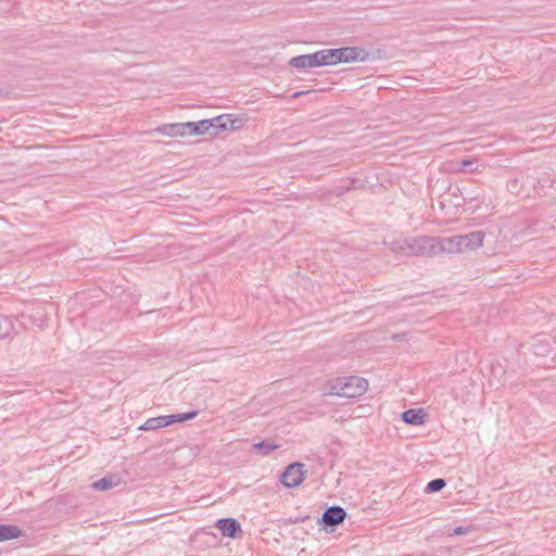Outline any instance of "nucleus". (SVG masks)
<instances>
[{
    "label": "nucleus",
    "instance_id": "0eeeda50",
    "mask_svg": "<svg viewBox=\"0 0 556 556\" xmlns=\"http://www.w3.org/2000/svg\"><path fill=\"white\" fill-rule=\"evenodd\" d=\"M434 247L437 256L462 253V248L458 242V235L446 238L435 237Z\"/></svg>",
    "mask_w": 556,
    "mask_h": 556
},
{
    "label": "nucleus",
    "instance_id": "dca6fc26",
    "mask_svg": "<svg viewBox=\"0 0 556 556\" xmlns=\"http://www.w3.org/2000/svg\"><path fill=\"white\" fill-rule=\"evenodd\" d=\"M229 121L228 116L218 115L214 118L206 119V122L211 123L208 126L210 135H218L223 131V122Z\"/></svg>",
    "mask_w": 556,
    "mask_h": 556
},
{
    "label": "nucleus",
    "instance_id": "a211bd4d",
    "mask_svg": "<svg viewBox=\"0 0 556 556\" xmlns=\"http://www.w3.org/2000/svg\"><path fill=\"white\" fill-rule=\"evenodd\" d=\"M446 485V481L442 478H437L428 482L425 488L427 494L437 493L443 490Z\"/></svg>",
    "mask_w": 556,
    "mask_h": 556
},
{
    "label": "nucleus",
    "instance_id": "f257e3e1",
    "mask_svg": "<svg viewBox=\"0 0 556 556\" xmlns=\"http://www.w3.org/2000/svg\"><path fill=\"white\" fill-rule=\"evenodd\" d=\"M368 389V381L358 376L341 377L330 382L329 394L354 399L363 395Z\"/></svg>",
    "mask_w": 556,
    "mask_h": 556
},
{
    "label": "nucleus",
    "instance_id": "2eb2a0df",
    "mask_svg": "<svg viewBox=\"0 0 556 556\" xmlns=\"http://www.w3.org/2000/svg\"><path fill=\"white\" fill-rule=\"evenodd\" d=\"M278 447H279L278 444L271 443V442L265 441V440L253 444V450L256 451L257 454L263 455V456L269 455L271 452H274Z\"/></svg>",
    "mask_w": 556,
    "mask_h": 556
},
{
    "label": "nucleus",
    "instance_id": "20e7f679",
    "mask_svg": "<svg viewBox=\"0 0 556 556\" xmlns=\"http://www.w3.org/2000/svg\"><path fill=\"white\" fill-rule=\"evenodd\" d=\"M465 202L466 198L457 185H450L438 200V204L442 211L447 210L453 214H455L458 208L463 207Z\"/></svg>",
    "mask_w": 556,
    "mask_h": 556
},
{
    "label": "nucleus",
    "instance_id": "b1692460",
    "mask_svg": "<svg viewBox=\"0 0 556 556\" xmlns=\"http://www.w3.org/2000/svg\"><path fill=\"white\" fill-rule=\"evenodd\" d=\"M354 188H355V181L354 180H350L346 186L340 187L341 190H340L339 193L342 194V193H344L346 191H350V190H352Z\"/></svg>",
    "mask_w": 556,
    "mask_h": 556
},
{
    "label": "nucleus",
    "instance_id": "9d476101",
    "mask_svg": "<svg viewBox=\"0 0 556 556\" xmlns=\"http://www.w3.org/2000/svg\"><path fill=\"white\" fill-rule=\"evenodd\" d=\"M484 232L473 231L467 235H458V242L462 248V252L465 250H476L483 244Z\"/></svg>",
    "mask_w": 556,
    "mask_h": 556
},
{
    "label": "nucleus",
    "instance_id": "ddd939ff",
    "mask_svg": "<svg viewBox=\"0 0 556 556\" xmlns=\"http://www.w3.org/2000/svg\"><path fill=\"white\" fill-rule=\"evenodd\" d=\"M155 130H156V132L168 136V137L186 136L184 123L164 124L162 126H159Z\"/></svg>",
    "mask_w": 556,
    "mask_h": 556
},
{
    "label": "nucleus",
    "instance_id": "4468645a",
    "mask_svg": "<svg viewBox=\"0 0 556 556\" xmlns=\"http://www.w3.org/2000/svg\"><path fill=\"white\" fill-rule=\"evenodd\" d=\"M23 535L24 532L20 527L0 523V542L18 539Z\"/></svg>",
    "mask_w": 556,
    "mask_h": 556
},
{
    "label": "nucleus",
    "instance_id": "aec40b11",
    "mask_svg": "<svg viewBox=\"0 0 556 556\" xmlns=\"http://www.w3.org/2000/svg\"><path fill=\"white\" fill-rule=\"evenodd\" d=\"M198 415H199L198 410H190V412L182 413V414H173L172 416H173V419H175L174 420V424H175V422H182V421L191 420V419L195 418Z\"/></svg>",
    "mask_w": 556,
    "mask_h": 556
},
{
    "label": "nucleus",
    "instance_id": "412c9836",
    "mask_svg": "<svg viewBox=\"0 0 556 556\" xmlns=\"http://www.w3.org/2000/svg\"><path fill=\"white\" fill-rule=\"evenodd\" d=\"M210 125H211V123L206 122V119L197 122V136L210 134V130H208Z\"/></svg>",
    "mask_w": 556,
    "mask_h": 556
},
{
    "label": "nucleus",
    "instance_id": "39448f33",
    "mask_svg": "<svg viewBox=\"0 0 556 556\" xmlns=\"http://www.w3.org/2000/svg\"><path fill=\"white\" fill-rule=\"evenodd\" d=\"M304 464L292 463L286 467L283 472L280 475V482L286 488H295L304 480Z\"/></svg>",
    "mask_w": 556,
    "mask_h": 556
},
{
    "label": "nucleus",
    "instance_id": "1a4fd4ad",
    "mask_svg": "<svg viewBox=\"0 0 556 556\" xmlns=\"http://www.w3.org/2000/svg\"><path fill=\"white\" fill-rule=\"evenodd\" d=\"M215 527L227 538L235 539L241 533V526L235 518H220L216 521Z\"/></svg>",
    "mask_w": 556,
    "mask_h": 556
},
{
    "label": "nucleus",
    "instance_id": "bb28decb",
    "mask_svg": "<svg viewBox=\"0 0 556 556\" xmlns=\"http://www.w3.org/2000/svg\"><path fill=\"white\" fill-rule=\"evenodd\" d=\"M471 164H472V162H471V161H468V160H464V161H463V166H464V167L469 166V165H471Z\"/></svg>",
    "mask_w": 556,
    "mask_h": 556
},
{
    "label": "nucleus",
    "instance_id": "423d86ee",
    "mask_svg": "<svg viewBox=\"0 0 556 556\" xmlns=\"http://www.w3.org/2000/svg\"><path fill=\"white\" fill-rule=\"evenodd\" d=\"M345 517L346 511L343 507L332 505L325 509L318 523L325 527H337L344 521Z\"/></svg>",
    "mask_w": 556,
    "mask_h": 556
},
{
    "label": "nucleus",
    "instance_id": "5701e85b",
    "mask_svg": "<svg viewBox=\"0 0 556 556\" xmlns=\"http://www.w3.org/2000/svg\"><path fill=\"white\" fill-rule=\"evenodd\" d=\"M470 530H471L470 527L458 526V527H455L450 534L451 535H465V534H468L470 532Z\"/></svg>",
    "mask_w": 556,
    "mask_h": 556
},
{
    "label": "nucleus",
    "instance_id": "f03ea898",
    "mask_svg": "<svg viewBox=\"0 0 556 556\" xmlns=\"http://www.w3.org/2000/svg\"><path fill=\"white\" fill-rule=\"evenodd\" d=\"M397 250L407 256L433 257L435 254V237L416 236L405 238L397 243Z\"/></svg>",
    "mask_w": 556,
    "mask_h": 556
},
{
    "label": "nucleus",
    "instance_id": "f3484780",
    "mask_svg": "<svg viewBox=\"0 0 556 556\" xmlns=\"http://www.w3.org/2000/svg\"><path fill=\"white\" fill-rule=\"evenodd\" d=\"M115 485H117V482L115 481V479L111 476H105V477L101 478L100 480L93 482L92 488L94 490L106 491V490L112 489Z\"/></svg>",
    "mask_w": 556,
    "mask_h": 556
},
{
    "label": "nucleus",
    "instance_id": "4be33fe9",
    "mask_svg": "<svg viewBox=\"0 0 556 556\" xmlns=\"http://www.w3.org/2000/svg\"><path fill=\"white\" fill-rule=\"evenodd\" d=\"M184 128H185L186 135L197 136V122L184 123Z\"/></svg>",
    "mask_w": 556,
    "mask_h": 556
},
{
    "label": "nucleus",
    "instance_id": "9b49d317",
    "mask_svg": "<svg viewBox=\"0 0 556 556\" xmlns=\"http://www.w3.org/2000/svg\"><path fill=\"white\" fill-rule=\"evenodd\" d=\"M172 415H162L157 417L149 418L144 421L142 426L139 427V430L148 431V430H156L174 424Z\"/></svg>",
    "mask_w": 556,
    "mask_h": 556
},
{
    "label": "nucleus",
    "instance_id": "6e6552de",
    "mask_svg": "<svg viewBox=\"0 0 556 556\" xmlns=\"http://www.w3.org/2000/svg\"><path fill=\"white\" fill-rule=\"evenodd\" d=\"M323 61L320 60L319 52H314L309 54H302L298 56H293L289 60V65L296 70H307L313 67L323 66Z\"/></svg>",
    "mask_w": 556,
    "mask_h": 556
},
{
    "label": "nucleus",
    "instance_id": "393cba45",
    "mask_svg": "<svg viewBox=\"0 0 556 556\" xmlns=\"http://www.w3.org/2000/svg\"><path fill=\"white\" fill-rule=\"evenodd\" d=\"M392 338L395 341H403L406 338V333L405 332L396 333V334H393Z\"/></svg>",
    "mask_w": 556,
    "mask_h": 556
},
{
    "label": "nucleus",
    "instance_id": "a878e982",
    "mask_svg": "<svg viewBox=\"0 0 556 556\" xmlns=\"http://www.w3.org/2000/svg\"><path fill=\"white\" fill-rule=\"evenodd\" d=\"M307 91H295L293 94H292V98L293 99H296L299 97H301L302 94L306 93Z\"/></svg>",
    "mask_w": 556,
    "mask_h": 556
},
{
    "label": "nucleus",
    "instance_id": "cd10ccee",
    "mask_svg": "<svg viewBox=\"0 0 556 556\" xmlns=\"http://www.w3.org/2000/svg\"><path fill=\"white\" fill-rule=\"evenodd\" d=\"M468 200H475V199H478V195H475V193H471V197L470 198H467Z\"/></svg>",
    "mask_w": 556,
    "mask_h": 556
},
{
    "label": "nucleus",
    "instance_id": "7ed1b4c3",
    "mask_svg": "<svg viewBox=\"0 0 556 556\" xmlns=\"http://www.w3.org/2000/svg\"><path fill=\"white\" fill-rule=\"evenodd\" d=\"M320 60L324 65H334L354 61H365L367 53L358 47H344L336 49L319 50Z\"/></svg>",
    "mask_w": 556,
    "mask_h": 556
},
{
    "label": "nucleus",
    "instance_id": "6ab92c4d",
    "mask_svg": "<svg viewBox=\"0 0 556 556\" xmlns=\"http://www.w3.org/2000/svg\"><path fill=\"white\" fill-rule=\"evenodd\" d=\"M224 116H228L229 121L223 122V131L225 130H238L242 126V121L238 118H232L230 114H223Z\"/></svg>",
    "mask_w": 556,
    "mask_h": 556
},
{
    "label": "nucleus",
    "instance_id": "f8f14e48",
    "mask_svg": "<svg viewBox=\"0 0 556 556\" xmlns=\"http://www.w3.org/2000/svg\"><path fill=\"white\" fill-rule=\"evenodd\" d=\"M426 414L421 408H410L402 413V420L407 425L420 426L425 422Z\"/></svg>",
    "mask_w": 556,
    "mask_h": 556
}]
</instances>
